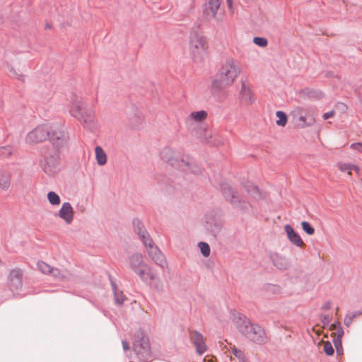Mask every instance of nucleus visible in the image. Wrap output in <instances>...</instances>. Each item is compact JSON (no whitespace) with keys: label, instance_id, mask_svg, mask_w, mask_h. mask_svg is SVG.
Instances as JSON below:
<instances>
[{"label":"nucleus","instance_id":"4","mask_svg":"<svg viewBox=\"0 0 362 362\" xmlns=\"http://www.w3.org/2000/svg\"><path fill=\"white\" fill-rule=\"evenodd\" d=\"M144 283L151 286L158 293L164 292V285L162 280L158 276L156 270L147 264L143 268L134 272Z\"/></svg>","mask_w":362,"mask_h":362},{"label":"nucleus","instance_id":"18","mask_svg":"<svg viewBox=\"0 0 362 362\" xmlns=\"http://www.w3.org/2000/svg\"><path fill=\"white\" fill-rule=\"evenodd\" d=\"M179 168L187 173L199 174L201 173V168L192 158L181 159L179 164Z\"/></svg>","mask_w":362,"mask_h":362},{"label":"nucleus","instance_id":"33","mask_svg":"<svg viewBox=\"0 0 362 362\" xmlns=\"http://www.w3.org/2000/svg\"><path fill=\"white\" fill-rule=\"evenodd\" d=\"M361 311H356L346 314L344 320V325L346 327H349L351 325L354 319H355L357 316L361 315Z\"/></svg>","mask_w":362,"mask_h":362},{"label":"nucleus","instance_id":"52","mask_svg":"<svg viewBox=\"0 0 362 362\" xmlns=\"http://www.w3.org/2000/svg\"><path fill=\"white\" fill-rule=\"evenodd\" d=\"M227 3H228V7L231 8L232 4H233L232 0H227Z\"/></svg>","mask_w":362,"mask_h":362},{"label":"nucleus","instance_id":"13","mask_svg":"<svg viewBox=\"0 0 362 362\" xmlns=\"http://www.w3.org/2000/svg\"><path fill=\"white\" fill-rule=\"evenodd\" d=\"M189 338L191 342L195 346L196 353L198 355H202L206 351V345L203 335L198 331L193 330L190 332Z\"/></svg>","mask_w":362,"mask_h":362},{"label":"nucleus","instance_id":"16","mask_svg":"<svg viewBox=\"0 0 362 362\" xmlns=\"http://www.w3.org/2000/svg\"><path fill=\"white\" fill-rule=\"evenodd\" d=\"M144 255L140 252H134L128 257L129 268L134 272L139 269L146 267L147 264L144 260Z\"/></svg>","mask_w":362,"mask_h":362},{"label":"nucleus","instance_id":"1","mask_svg":"<svg viewBox=\"0 0 362 362\" xmlns=\"http://www.w3.org/2000/svg\"><path fill=\"white\" fill-rule=\"evenodd\" d=\"M233 322L238 331L251 341L257 344H264L267 341L264 329L257 324L252 323L245 315L235 313Z\"/></svg>","mask_w":362,"mask_h":362},{"label":"nucleus","instance_id":"27","mask_svg":"<svg viewBox=\"0 0 362 362\" xmlns=\"http://www.w3.org/2000/svg\"><path fill=\"white\" fill-rule=\"evenodd\" d=\"M244 187L247 192L252 196L255 199H259L260 198V192L257 187V186L254 185L252 183L250 182H247L244 184Z\"/></svg>","mask_w":362,"mask_h":362},{"label":"nucleus","instance_id":"56","mask_svg":"<svg viewBox=\"0 0 362 362\" xmlns=\"http://www.w3.org/2000/svg\"><path fill=\"white\" fill-rule=\"evenodd\" d=\"M2 22V18L1 16H0V23Z\"/></svg>","mask_w":362,"mask_h":362},{"label":"nucleus","instance_id":"26","mask_svg":"<svg viewBox=\"0 0 362 362\" xmlns=\"http://www.w3.org/2000/svg\"><path fill=\"white\" fill-rule=\"evenodd\" d=\"M95 158L99 165H104L107 163V155L102 147L97 146L95 148Z\"/></svg>","mask_w":362,"mask_h":362},{"label":"nucleus","instance_id":"47","mask_svg":"<svg viewBox=\"0 0 362 362\" xmlns=\"http://www.w3.org/2000/svg\"><path fill=\"white\" fill-rule=\"evenodd\" d=\"M351 148L362 151V143H354L351 145Z\"/></svg>","mask_w":362,"mask_h":362},{"label":"nucleus","instance_id":"22","mask_svg":"<svg viewBox=\"0 0 362 362\" xmlns=\"http://www.w3.org/2000/svg\"><path fill=\"white\" fill-rule=\"evenodd\" d=\"M285 232L286 233L289 241L297 247H302L304 243L300 236L294 230L293 227L290 225H286L284 227Z\"/></svg>","mask_w":362,"mask_h":362},{"label":"nucleus","instance_id":"36","mask_svg":"<svg viewBox=\"0 0 362 362\" xmlns=\"http://www.w3.org/2000/svg\"><path fill=\"white\" fill-rule=\"evenodd\" d=\"M37 267L42 273L45 274H49L52 269L50 265L42 261L37 262Z\"/></svg>","mask_w":362,"mask_h":362},{"label":"nucleus","instance_id":"8","mask_svg":"<svg viewBox=\"0 0 362 362\" xmlns=\"http://www.w3.org/2000/svg\"><path fill=\"white\" fill-rule=\"evenodd\" d=\"M50 134L51 128L49 126L46 124L40 125L27 134L25 140L29 144H37L49 139Z\"/></svg>","mask_w":362,"mask_h":362},{"label":"nucleus","instance_id":"30","mask_svg":"<svg viewBox=\"0 0 362 362\" xmlns=\"http://www.w3.org/2000/svg\"><path fill=\"white\" fill-rule=\"evenodd\" d=\"M11 178L9 175L4 173L0 170V187L6 190L10 187Z\"/></svg>","mask_w":362,"mask_h":362},{"label":"nucleus","instance_id":"9","mask_svg":"<svg viewBox=\"0 0 362 362\" xmlns=\"http://www.w3.org/2000/svg\"><path fill=\"white\" fill-rule=\"evenodd\" d=\"M49 141L52 142L54 150L58 151L66 146L69 141L68 133L64 131H53L51 129V134L49 137Z\"/></svg>","mask_w":362,"mask_h":362},{"label":"nucleus","instance_id":"49","mask_svg":"<svg viewBox=\"0 0 362 362\" xmlns=\"http://www.w3.org/2000/svg\"><path fill=\"white\" fill-rule=\"evenodd\" d=\"M332 306V302L331 301H327L322 305V310H327L331 308Z\"/></svg>","mask_w":362,"mask_h":362},{"label":"nucleus","instance_id":"28","mask_svg":"<svg viewBox=\"0 0 362 362\" xmlns=\"http://www.w3.org/2000/svg\"><path fill=\"white\" fill-rule=\"evenodd\" d=\"M112 288L115 296V302L118 305L123 304L124 300L126 299L125 296H124L122 291H119L117 288V286L115 283L113 281H111Z\"/></svg>","mask_w":362,"mask_h":362},{"label":"nucleus","instance_id":"10","mask_svg":"<svg viewBox=\"0 0 362 362\" xmlns=\"http://www.w3.org/2000/svg\"><path fill=\"white\" fill-rule=\"evenodd\" d=\"M148 256L159 267L161 268H164L166 264V260L165 256L163 255L159 248L155 245L153 240H151V243L149 245H144Z\"/></svg>","mask_w":362,"mask_h":362},{"label":"nucleus","instance_id":"17","mask_svg":"<svg viewBox=\"0 0 362 362\" xmlns=\"http://www.w3.org/2000/svg\"><path fill=\"white\" fill-rule=\"evenodd\" d=\"M292 113L294 117H298V120L299 122L298 125L301 128L312 126L315 122V119L313 117H310L308 119L306 118L303 115V109L300 107L295 108Z\"/></svg>","mask_w":362,"mask_h":362},{"label":"nucleus","instance_id":"21","mask_svg":"<svg viewBox=\"0 0 362 362\" xmlns=\"http://www.w3.org/2000/svg\"><path fill=\"white\" fill-rule=\"evenodd\" d=\"M270 259L273 265L280 270H286L290 267V262L286 257L278 253L270 255Z\"/></svg>","mask_w":362,"mask_h":362},{"label":"nucleus","instance_id":"57","mask_svg":"<svg viewBox=\"0 0 362 362\" xmlns=\"http://www.w3.org/2000/svg\"><path fill=\"white\" fill-rule=\"evenodd\" d=\"M46 27L49 28V24H47Z\"/></svg>","mask_w":362,"mask_h":362},{"label":"nucleus","instance_id":"12","mask_svg":"<svg viewBox=\"0 0 362 362\" xmlns=\"http://www.w3.org/2000/svg\"><path fill=\"white\" fill-rule=\"evenodd\" d=\"M23 272L16 268L11 271L8 276V286L11 291H18L23 285Z\"/></svg>","mask_w":362,"mask_h":362},{"label":"nucleus","instance_id":"53","mask_svg":"<svg viewBox=\"0 0 362 362\" xmlns=\"http://www.w3.org/2000/svg\"><path fill=\"white\" fill-rule=\"evenodd\" d=\"M193 8H194V6H193V3L192 2V3H191V6H190L189 11H192V10H193Z\"/></svg>","mask_w":362,"mask_h":362},{"label":"nucleus","instance_id":"40","mask_svg":"<svg viewBox=\"0 0 362 362\" xmlns=\"http://www.w3.org/2000/svg\"><path fill=\"white\" fill-rule=\"evenodd\" d=\"M323 351L327 356H332L334 353L332 345L329 341L324 343Z\"/></svg>","mask_w":362,"mask_h":362},{"label":"nucleus","instance_id":"48","mask_svg":"<svg viewBox=\"0 0 362 362\" xmlns=\"http://www.w3.org/2000/svg\"><path fill=\"white\" fill-rule=\"evenodd\" d=\"M233 351L234 355L237 358H243V352L240 350H238V349L234 348Z\"/></svg>","mask_w":362,"mask_h":362},{"label":"nucleus","instance_id":"31","mask_svg":"<svg viewBox=\"0 0 362 362\" xmlns=\"http://www.w3.org/2000/svg\"><path fill=\"white\" fill-rule=\"evenodd\" d=\"M49 274H52L54 279L58 281H62L66 278L65 272L61 271L58 268L52 267Z\"/></svg>","mask_w":362,"mask_h":362},{"label":"nucleus","instance_id":"37","mask_svg":"<svg viewBox=\"0 0 362 362\" xmlns=\"http://www.w3.org/2000/svg\"><path fill=\"white\" fill-rule=\"evenodd\" d=\"M337 327L334 332L332 334V336L334 337L333 339H340L341 340V338L344 336V332L343 329V327L340 325V323L337 324Z\"/></svg>","mask_w":362,"mask_h":362},{"label":"nucleus","instance_id":"50","mask_svg":"<svg viewBox=\"0 0 362 362\" xmlns=\"http://www.w3.org/2000/svg\"><path fill=\"white\" fill-rule=\"evenodd\" d=\"M122 348H123L124 351H127L129 350V344L126 340H123L122 341Z\"/></svg>","mask_w":362,"mask_h":362},{"label":"nucleus","instance_id":"3","mask_svg":"<svg viewBox=\"0 0 362 362\" xmlns=\"http://www.w3.org/2000/svg\"><path fill=\"white\" fill-rule=\"evenodd\" d=\"M70 113L83 124L84 128L90 131L96 129L95 111L92 107H88L81 98L76 95L72 98Z\"/></svg>","mask_w":362,"mask_h":362},{"label":"nucleus","instance_id":"23","mask_svg":"<svg viewBox=\"0 0 362 362\" xmlns=\"http://www.w3.org/2000/svg\"><path fill=\"white\" fill-rule=\"evenodd\" d=\"M132 113L129 115V120L133 128H139L143 122L144 116L136 108L132 107Z\"/></svg>","mask_w":362,"mask_h":362},{"label":"nucleus","instance_id":"6","mask_svg":"<svg viewBox=\"0 0 362 362\" xmlns=\"http://www.w3.org/2000/svg\"><path fill=\"white\" fill-rule=\"evenodd\" d=\"M221 192L225 199L240 211H246L249 209L250 204L242 199L238 192L228 184L221 185Z\"/></svg>","mask_w":362,"mask_h":362},{"label":"nucleus","instance_id":"2","mask_svg":"<svg viewBox=\"0 0 362 362\" xmlns=\"http://www.w3.org/2000/svg\"><path fill=\"white\" fill-rule=\"evenodd\" d=\"M240 72L238 63L232 58L227 59L212 81L213 90H221L231 86Z\"/></svg>","mask_w":362,"mask_h":362},{"label":"nucleus","instance_id":"32","mask_svg":"<svg viewBox=\"0 0 362 362\" xmlns=\"http://www.w3.org/2000/svg\"><path fill=\"white\" fill-rule=\"evenodd\" d=\"M276 115L278 117V119L276 121V124L280 127L286 126L287 123L286 114L282 111H277Z\"/></svg>","mask_w":362,"mask_h":362},{"label":"nucleus","instance_id":"29","mask_svg":"<svg viewBox=\"0 0 362 362\" xmlns=\"http://www.w3.org/2000/svg\"><path fill=\"white\" fill-rule=\"evenodd\" d=\"M207 117V113L204 110H200L197 112H192L189 117L187 119V121L189 120H195L197 122H201L204 120Z\"/></svg>","mask_w":362,"mask_h":362},{"label":"nucleus","instance_id":"15","mask_svg":"<svg viewBox=\"0 0 362 362\" xmlns=\"http://www.w3.org/2000/svg\"><path fill=\"white\" fill-rule=\"evenodd\" d=\"M160 157L164 162L169 163L172 166H177L179 168L180 160L176 158L175 152L173 149L169 147L163 148L160 152Z\"/></svg>","mask_w":362,"mask_h":362},{"label":"nucleus","instance_id":"46","mask_svg":"<svg viewBox=\"0 0 362 362\" xmlns=\"http://www.w3.org/2000/svg\"><path fill=\"white\" fill-rule=\"evenodd\" d=\"M334 114H335L334 111L331 110L329 112L324 113L322 115V117L324 119H329V118L334 117Z\"/></svg>","mask_w":362,"mask_h":362},{"label":"nucleus","instance_id":"44","mask_svg":"<svg viewBox=\"0 0 362 362\" xmlns=\"http://www.w3.org/2000/svg\"><path fill=\"white\" fill-rule=\"evenodd\" d=\"M320 320L324 326H329L331 322V317L328 315H321Z\"/></svg>","mask_w":362,"mask_h":362},{"label":"nucleus","instance_id":"11","mask_svg":"<svg viewBox=\"0 0 362 362\" xmlns=\"http://www.w3.org/2000/svg\"><path fill=\"white\" fill-rule=\"evenodd\" d=\"M132 225L134 233L139 235L144 245H149L152 239L142 221L139 218H134Z\"/></svg>","mask_w":362,"mask_h":362},{"label":"nucleus","instance_id":"39","mask_svg":"<svg viewBox=\"0 0 362 362\" xmlns=\"http://www.w3.org/2000/svg\"><path fill=\"white\" fill-rule=\"evenodd\" d=\"M301 226L303 230L308 234V235H313L315 233L314 228L307 221H302Z\"/></svg>","mask_w":362,"mask_h":362},{"label":"nucleus","instance_id":"35","mask_svg":"<svg viewBox=\"0 0 362 362\" xmlns=\"http://www.w3.org/2000/svg\"><path fill=\"white\" fill-rule=\"evenodd\" d=\"M198 245L202 255L205 257H209L211 252L209 244L204 242H199Z\"/></svg>","mask_w":362,"mask_h":362},{"label":"nucleus","instance_id":"24","mask_svg":"<svg viewBox=\"0 0 362 362\" xmlns=\"http://www.w3.org/2000/svg\"><path fill=\"white\" fill-rule=\"evenodd\" d=\"M134 350L138 354L141 355L143 357L148 356L150 354V345L148 341L142 339V341L139 345H134Z\"/></svg>","mask_w":362,"mask_h":362},{"label":"nucleus","instance_id":"20","mask_svg":"<svg viewBox=\"0 0 362 362\" xmlns=\"http://www.w3.org/2000/svg\"><path fill=\"white\" fill-rule=\"evenodd\" d=\"M58 215L66 223L70 224L74 219V209L71 204L69 202L63 203Z\"/></svg>","mask_w":362,"mask_h":362},{"label":"nucleus","instance_id":"43","mask_svg":"<svg viewBox=\"0 0 362 362\" xmlns=\"http://www.w3.org/2000/svg\"><path fill=\"white\" fill-rule=\"evenodd\" d=\"M341 168L342 170H349V172L351 170L358 172L359 170L357 166L351 164H344Z\"/></svg>","mask_w":362,"mask_h":362},{"label":"nucleus","instance_id":"51","mask_svg":"<svg viewBox=\"0 0 362 362\" xmlns=\"http://www.w3.org/2000/svg\"><path fill=\"white\" fill-rule=\"evenodd\" d=\"M339 323L338 321L329 325V329L332 331H334L337 329V324Z\"/></svg>","mask_w":362,"mask_h":362},{"label":"nucleus","instance_id":"45","mask_svg":"<svg viewBox=\"0 0 362 362\" xmlns=\"http://www.w3.org/2000/svg\"><path fill=\"white\" fill-rule=\"evenodd\" d=\"M10 72H11V74H13V76L14 77H16L18 80H21V81H23L24 80V77L25 76L23 75H22V74H20L17 73L16 71L14 69L11 68Z\"/></svg>","mask_w":362,"mask_h":362},{"label":"nucleus","instance_id":"34","mask_svg":"<svg viewBox=\"0 0 362 362\" xmlns=\"http://www.w3.org/2000/svg\"><path fill=\"white\" fill-rule=\"evenodd\" d=\"M47 199L52 205H59L61 202L59 196L52 191L48 192Z\"/></svg>","mask_w":362,"mask_h":362},{"label":"nucleus","instance_id":"38","mask_svg":"<svg viewBox=\"0 0 362 362\" xmlns=\"http://www.w3.org/2000/svg\"><path fill=\"white\" fill-rule=\"evenodd\" d=\"M12 154V147L11 146H5L0 147V157L7 158Z\"/></svg>","mask_w":362,"mask_h":362},{"label":"nucleus","instance_id":"41","mask_svg":"<svg viewBox=\"0 0 362 362\" xmlns=\"http://www.w3.org/2000/svg\"><path fill=\"white\" fill-rule=\"evenodd\" d=\"M253 42L255 45L261 47H265L268 44L267 40L262 37H255L253 39Z\"/></svg>","mask_w":362,"mask_h":362},{"label":"nucleus","instance_id":"54","mask_svg":"<svg viewBox=\"0 0 362 362\" xmlns=\"http://www.w3.org/2000/svg\"><path fill=\"white\" fill-rule=\"evenodd\" d=\"M246 2H252L254 0H245Z\"/></svg>","mask_w":362,"mask_h":362},{"label":"nucleus","instance_id":"42","mask_svg":"<svg viewBox=\"0 0 362 362\" xmlns=\"http://www.w3.org/2000/svg\"><path fill=\"white\" fill-rule=\"evenodd\" d=\"M333 343L336 349V352L337 355L343 354V348L341 344V340L339 339H333Z\"/></svg>","mask_w":362,"mask_h":362},{"label":"nucleus","instance_id":"5","mask_svg":"<svg viewBox=\"0 0 362 362\" xmlns=\"http://www.w3.org/2000/svg\"><path fill=\"white\" fill-rule=\"evenodd\" d=\"M40 165L49 176H53L60 170L59 153L57 151H47L43 154Z\"/></svg>","mask_w":362,"mask_h":362},{"label":"nucleus","instance_id":"7","mask_svg":"<svg viewBox=\"0 0 362 362\" xmlns=\"http://www.w3.org/2000/svg\"><path fill=\"white\" fill-rule=\"evenodd\" d=\"M189 48L194 60H201L205 52L206 42L203 36L198 32V28L191 32Z\"/></svg>","mask_w":362,"mask_h":362},{"label":"nucleus","instance_id":"25","mask_svg":"<svg viewBox=\"0 0 362 362\" xmlns=\"http://www.w3.org/2000/svg\"><path fill=\"white\" fill-rule=\"evenodd\" d=\"M222 223L220 221H207L206 228L214 236L216 237L222 229Z\"/></svg>","mask_w":362,"mask_h":362},{"label":"nucleus","instance_id":"55","mask_svg":"<svg viewBox=\"0 0 362 362\" xmlns=\"http://www.w3.org/2000/svg\"><path fill=\"white\" fill-rule=\"evenodd\" d=\"M206 135H209V136H211V134L209 133H208L207 132H206Z\"/></svg>","mask_w":362,"mask_h":362},{"label":"nucleus","instance_id":"14","mask_svg":"<svg viewBox=\"0 0 362 362\" xmlns=\"http://www.w3.org/2000/svg\"><path fill=\"white\" fill-rule=\"evenodd\" d=\"M241 104L248 105L252 104L255 100V96L249 86L244 81H242L241 88L238 97Z\"/></svg>","mask_w":362,"mask_h":362},{"label":"nucleus","instance_id":"19","mask_svg":"<svg viewBox=\"0 0 362 362\" xmlns=\"http://www.w3.org/2000/svg\"><path fill=\"white\" fill-rule=\"evenodd\" d=\"M221 0H208L204 8V14L207 18H216L217 11L220 8Z\"/></svg>","mask_w":362,"mask_h":362}]
</instances>
